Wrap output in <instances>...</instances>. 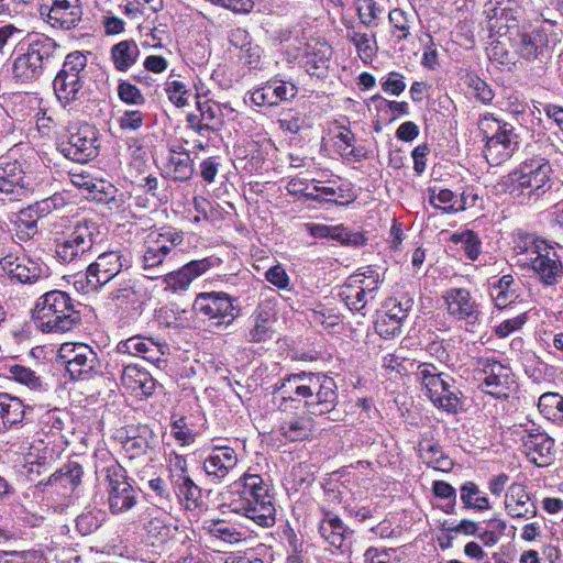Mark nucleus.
<instances>
[{"mask_svg":"<svg viewBox=\"0 0 563 563\" xmlns=\"http://www.w3.org/2000/svg\"><path fill=\"white\" fill-rule=\"evenodd\" d=\"M275 393L279 397L278 408L285 412L303 407L310 415L322 416L338 405L334 379L318 373L291 374L280 380Z\"/></svg>","mask_w":563,"mask_h":563,"instance_id":"nucleus-1","label":"nucleus"},{"mask_svg":"<svg viewBox=\"0 0 563 563\" xmlns=\"http://www.w3.org/2000/svg\"><path fill=\"white\" fill-rule=\"evenodd\" d=\"M222 497L223 506L229 511L251 519L261 527L274 526L276 509L261 475L244 473L227 487Z\"/></svg>","mask_w":563,"mask_h":563,"instance_id":"nucleus-2","label":"nucleus"},{"mask_svg":"<svg viewBox=\"0 0 563 563\" xmlns=\"http://www.w3.org/2000/svg\"><path fill=\"white\" fill-rule=\"evenodd\" d=\"M553 173L548 158L532 155L503 178V186L514 201L519 205H530L552 188Z\"/></svg>","mask_w":563,"mask_h":563,"instance_id":"nucleus-3","label":"nucleus"},{"mask_svg":"<svg viewBox=\"0 0 563 563\" xmlns=\"http://www.w3.org/2000/svg\"><path fill=\"white\" fill-rule=\"evenodd\" d=\"M514 254L516 264L530 269L545 286L559 284L563 276V264L554 250L545 240L534 234L518 231L514 235Z\"/></svg>","mask_w":563,"mask_h":563,"instance_id":"nucleus-4","label":"nucleus"},{"mask_svg":"<svg viewBox=\"0 0 563 563\" xmlns=\"http://www.w3.org/2000/svg\"><path fill=\"white\" fill-rule=\"evenodd\" d=\"M33 319L43 333H65L79 324L80 312L68 292L54 289L37 298Z\"/></svg>","mask_w":563,"mask_h":563,"instance_id":"nucleus-5","label":"nucleus"},{"mask_svg":"<svg viewBox=\"0 0 563 563\" xmlns=\"http://www.w3.org/2000/svg\"><path fill=\"white\" fill-rule=\"evenodd\" d=\"M485 139L484 156L492 166H498L512 157L519 145L518 135L512 125L484 114L478 122Z\"/></svg>","mask_w":563,"mask_h":563,"instance_id":"nucleus-6","label":"nucleus"},{"mask_svg":"<svg viewBox=\"0 0 563 563\" xmlns=\"http://www.w3.org/2000/svg\"><path fill=\"white\" fill-rule=\"evenodd\" d=\"M99 227L93 220L84 219L76 223L71 231L56 242L55 252L63 263L86 260L97 241Z\"/></svg>","mask_w":563,"mask_h":563,"instance_id":"nucleus-7","label":"nucleus"},{"mask_svg":"<svg viewBox=\"0 0 563 563\" xmlns=\"http://www.w3.org/2000/svg\"><path fill=\"white\" fill-rule=\"evenodd\" d=\"M108 506L112 515H121L131 510L139 500L137 493L129 483L126 471L118 463L103 470Z\"/></svg>","mask_w":563,"mask_h":563,"instance_id":"nucleus-8","label":"nucleus"},{"mask_svg":"<svg viewBox=\"0 0 563 563\" xmlns=\"http://www.w3.org/2000/svg\"><path fill=\"white\" fill-rule=\"evenodd\" d=\"M57 357L75 380L90 378L100 367L97 353L84 343H63L57 351Z\"/></svg>","mask_w":563,"mask_h":563,"instance_id":"nucleus-9","label":"nucleus"},{"mask_svg":"<svg viewBox=\"0 0 563 563\" xmlns=\"http://www.w3.org/2000/svg\"><path fill=\"white\" fill-rule=\"evenodd\" d=\"M234 300L222 291L200 292L196 296L192 309L216 325H230L239 316Z\"/></svg>","mask_w":563,"mask_h":563,"instance_id":"nucleus-10","label":"nucleus"},{"mask_svg":"<svg viewBox=\"0 0 563 563\" xmlns=\"http://www.w3.org/2000/svg\"><path fill=\"white\" fill-rule=\"evenodd\" d=\"M520 438L523 453L539 467L548 466L553 459L554 441L534 424H520L515 430Z\"/></svg>","mask_w":563,"mask_h":563,"instance_id":"nucleus-11","label":"nucleus"},{"mask_svg":"<svg viewBox=\"0 0 563 563\" xmlns=\"http://www.w3.org/2000/svg\"><path fill=\"white\" fill-rule=\"evenodd\" d=\"M184 242V233L175 229H168L164 232H152L146 240V249L140 258L141 268L146 272L158 269L167 255L176 246Z\"/></svg>","mask_w":563,"mask_h":563,"instance_id":"nucleus-12","label":"nucleus"},{"mask_svg":"<svg viewBox=\"0 0 563 563\" xmlns=\"http://www.w3.org/2000/svg\"><path fill=\"white\" fill-rule=\"evenodd\" d=\"M367 273L371 280L365 283L364 279L356 277L355 279H349L345 283L339 294L341 300L346 305L351 311L362 312L367 305L376 299L378 286H379V274L375 269H368Z\"/></svg>","mask_w":563,"mask_h":563,"instance_id":"nucleus-13","label":"nucleus"},{"mask_svg":"<svg viewBox=\"0 0 563 563\" xmlns=\"http://www.w3.org/2000/svg\"><path fill=\"white\" fill-rule=\"evenodd\" d=\"M130 261L119 252L110 251L100 254L95 262L87 266L86 286L98 289L112 280Z\"/></svg>","mask_w":563,"mask_h":563,"instance_id":"nucleus-14","label":"nucleus"},{"mask_svg":"<svg viewBox=\"0 0 563 563\" xmlns=\"http://www.w3.org/2000/svg\"><path fill=\"white\" fill-rule=\"evenodd\" d=\"M445 311L454 321H464L474 324L481 317L479 305L473 298L471 291L463 287H454L442 295Z\"/></svg>","mask_w":563,"mask_h":563,"instance_id":"nucleus-15","label":"nucleus"},{"mask_svg":"<svg viewBox=\"0 0 563 563\" xmlns=\"http://www.w3.org/2000/svg\"><path fill=\"white\" fill-rule=\"evenodd\" d=\"M479 364L485 374L482 384L484 391L496 398H507L516 387L511 368L493 358H481Z\"/></svg>","mask_w":563,"mask_h":563,"instance_id":"nucleus-16","label":"nucleus"},{"mask_svg":"<svg viewBox=\"0 0 563 563\" xmlns=\"http://www.w3.org/2000/svg\"><path fill=\"white\" fill-rule=\"evenodd\" d=\"M98 131L89 124L81 125L71 133L63 147L66 157L74 162L86 163L98 155Z\"/></svg>","mask_w":563,"mask_h":563,"instance_id":"nucleus-17","label":"nucleus"},{"mask_svg":"<svg viewBox=\"0 0 563 563\" xmlns=\"http://www.w3.org/2000/svg\"><path fill=\"white\" fill-rule=\"evenodd\" d=\"M510 42L516 53L526 60H542L549 47L548 33L543 29H521L511 33Z\"/></svg>","mask_w":563,"mask_h":563,"instance_id":"nucleus-18","label":"nucleus"},{"mask_svg":"<svg viewBox=\"0 0 563 563\" xmlns=\"http://www.w3.org/2000/svg\"><path fill=\"white\" fill-rule=\"evenodd\" d=\"M34 183L19 161L0 163V191L18 199L33 190Z\"/></svg>","mask_w":563,"mask_h":563,"instance_id":"nucleus-19","label":"nucleus"},{"mask_svg":"<svg viewBox=\"0 0 563 563\" xmlns=\"http://www.w3.org/2000/svg\"><path fill=\"white\" fill-rule=\"evenodd\" d=\"M117 351L122 354L141 356L151 363L158 364L168 351V345L154 341L152 338L134 335L120 341L117 345Z\"/></svg>","mask_w":563,"mask_h":563,"instance_id":"nucleus-20","label":"nucleus"},{"mask_svg":"<svg viewBox=\"0 0 563 563\" xmlns=\"http://www.w3.org/2000/svg\"><path fill=\"white\" fill-rule=\"evenodd\" d=\"M297 91L295 84L275 79L254 89L250 93V100L257 107H273L283 101L291 100Z\"/></svg>","mask_w":563,"mask_h":563,"instance_id":"nucleus-21","label":"nucleus"},{"mask_svg":"<svg viewBox=\"0 0 563 563\" xmlns=\"http://www.w3.org/2000/svg\"><path fill=\"white\" fill-rule=\"evenodd\" d=\"M239 456L230 446H214L202 463L207 476L218 483L222 482L228 474L235 468Z\"/></svg>","mask_w":563,"mask_h":563,"instance_id":"nucleus-22","label":"nucleus"},{"mask_svg":"<svg viewBox=\"0 0 563 563\" xmlns=\"http://www.w3.org/2000/svg\"><path fill=\"white\" fill-rule=\"evenodd\" d=\"M46 16L47 22L55 29H75L82 18L81 2L80 0H52Z\"/></svg>","mask_w":563,"mask_h":563,"instance_id":"nucleus-23","label":"nucleus"},{"mask_svg":"<svg viewBox=\"0 0 563 563\" xmlns=\"http://www.w3.org/2000/svg\"><path fill=\"white\" fill-rule=\"evenodd\" d=\"M49 207V200H43L16 213L14 220H12L16 239L27 241L36 235L38 232L37 221L44 212H48Z\"/></svg>","mask_w":563,"mask_h":563,"instance_id":"nucleus-24","label":"nucleus"},{"mask_svg":"<svg viewBox=\"0 0 563 563\" xmlns=\"http://www.w3.org/2000/svg\"><path fill=\"white\" fill-rule=\"evenodd\" d=\"M504 504L507 514L512 518L530 519L537 515V506L521 484L515 483L509 486Z\"/></svg>","mask_w":563,"mask_h":563,"instance_id":"nucleus-25","label":"nucleus"},{"mask_svg":"<svg viewBox=\"0 0 563 563\" xmlns=\"http://www.w3.org/2000/svg\"><path fill=\"white\" fill-rule=\"evenodd\" d=\"M1 268L11 278L23 284L35 283L42 275V267L27 257L5 256L0 261Z\"/></svg>","mask_w":563,"mask_h":563,"instance_id":"nucleus-26","label":"nucleus"},{"mask_svg":"<svg viewBox=\"0 0 563 563\" xmlns=\"http://www.w3.org/2000/svg\"><path fill=\"white\" fill-rule=\"evenodd\" d=\"M346 38L355 46L358 57L364 62H371L377 53L376 33L362 32L361 26L351 20H344Z\"/></svg>","mask_w":563,"mask_h":563,"instance_id":"nucleus-27","label":"nucleus"},{"mask_svg":"<svg viewBox=\"0 0 563 563\" xmlns=\"http://www.w3.org/2000/svg\"><path fill=\"white\" fill-rule=\"evenodd\" d=\"M415 374L433 405L439 396V390L449 388L451 384V376L440 372L433 364L422 363L418 365Z\"/></svg>","mask_w":563,"mask_h":563,"instance_id":"nucleus-28","label":"nucleus"},{"mask_svg":"<svg viewBox=\"0 0 563 563\" xmlns=\"http://www.w3.org/2000/svg\"><path fill=\"white\" fill-rule=\"evenodd\" d=\"M122 384L136 395L148 397L155 390V380L151 374L135 365H128L121 375Z\"/></svg>","mask_w":563,"mask_h":563,"instance_id":"nucleus-29","label":"nucleus"},{"mask_svg":"<svg viewBox=\"0 0 563 563\" xmlns=\"http://www.w3.org/2000/svg\"><path fill=\"white\" fill-rule=\"evenodd\" d=\"M156 441L154 432L147 426H141L122 441V448L130 459L147 454Z\"/></svg>","mask_w":563,"mask_h":563,"instance_id":"nucleus-30","label":"nucleus"},{"mask_svg":"<svg viewBox=\"0 0 563 563\" xmlns=\"http://www.w3.org/2000/svg\"><path fill=\"white\" fill-rule=\"evenodd\" d=\"M419 455L429 467L435 471L449 472L453 467L452 460L443 452L442 446L431 439L420 441Z\"/></svg>","mask_w":563,"mask_h":563,"instance_id":"nucleus-31","label":"nucleus"},{"mask_svg":"<svg viewBox=\"0 0 563 563\" xmlns=\"http://www.w3.org/2000/svg\"><path fill=\"white\" fill-rule=\"evenodd\" d=\"M53 86L57 99L64 106L80 101L85 96L82 77L71 78V76L56 75Z\"/></svg>","mask_w":563,"mask_h":563,"instance_id":"nucleus-32","label":"nucleus"},{"mask_svg":"<svg viewBox=\"0 0 563 563\" xmlns=\"http://www.w3.org/2000/svg\"><path fill=\"white\" fill-rule=\"evenodd\" d=\"M59 45L51 37L38 35L29 44L27 53L42 70L58 56Z\"/></svg>","mask_w":563,"mask_h":563,"instance_id":"nucleus-33","label":"nucleus"},{"mask_svg":"<svg viewBox=\"0 0 563 563\" xmlns=\"http://www.w3.org/2000/svg\"><path fill=\"white\" fill-rule=\"evenodd\" d=\"M140 49L133 40H124L111 47L110 57L119 71L129 70L137 60Z\"/></svg>","mask_w":563,"mask_h":563,"instance_id":"nucleus-34","label":"nucleus"},{"mask_svg":"<svg viewBox=\"0 0 563 563\" xmlns=\"http://www.w3.org/2000/svg\"><path fill=\"white\" fill-rule=\"evenodd\" d=\"M312 427V419L307 415H301L284 420L279 432L289 441H302L311 434Z\"/></svg>","mask_w":563,"mask_h":563,"instance_id":"nucleus-35","label":"nucleus"},{"mask_svg":"<svg viewBox=\"0 0 563 563\" xmlns=\"http://www.w3.org/2000/svg\"><path fill=\"white\" fill-rule=\"evenodd\" d=\"M174 493L178 499L184 503L187 509H195L199 506L201 499V489L190 478L189 474L170 482Z\"/></svg>","mask_w":563,"mask_h":563,"instance_id":"nucleus-36","label":"nucleus"},{"mask_svg":"<svg viewBox=\"0 0 563 563\" xmlns=\"http://www.w3.org/2000/svg\"><path fill=\"white\" fill-rule=\"evenodd\" d=\"M24 408L23 402L19 398L7 393H0V419L5 428L23 421Z\"/></svg>","mask_w":563,"mask_h":563,"instance_id":"nucleus-37","label":"nucleus"},{"mask_svg":"<svg viewBox=\"0 0 563 563\" xmlns=\"http://www.w3.org/2000/svg\"><path fill=\"white\" fill-rule=\"evenodd\" d=\"M167 174L175 180L186 181L194 174L190 155L187 152L172 151L166 164Z\"/></svg>","mask_w":563,"mask_h":563,"instance_id":"nucleus-38","label":"nucleus"},{"mask_svg":"<svg viewBox=\"0 0 563 563\" xmlns=\"http://www.w3.org/2000/svg\"><path fill=\"white\" fill-rule=\"evenodd\" d=\"M70 181L77 188L87 190L92 199L99 201L106 199L108 190L112 188L109 183L96 179L86 173H71Z\"/></svg>","mask_w":563,"mask_h":563,"instance_id":"nucleus-39","label":"nucleus"},{"mask_svg":"<svg viewBox=\"0 0 563 563\" xmlns=\"http://www.w3.org/2000/svg\"><path fill=\"white\" fill-rule=\"evenodd\" d=\"M319 532L334 548L340 549L343 547L346 528L338 516L328 514L320 522Z\"/></svg>","mask_w":563,"mask_h":563,"instance_id":"nucleus-40","label":"nucleus"},{"mask_svg":"<svg viewBox=\"0 0 563 563\" xmlns=\"http://www.w3.org/2000/svg\"><path fill=\"white\" fill-rule=\"evenodd\" d=\"M515 286V279L511 275H504L497 284L492 286L490 297L495 307L498 309L506 308L517 299L518 294Z\"/></svg>","mask_w":563,"mask_h":563,"instance_id":"nucleus-41","label":"nucleus"},{"mask_svg":"<svg viewBox=\"0 0 563 563\" xmlns=\"http://www.w3.org/2000/svg\"><path fill=\"white\" fill-rule=\"evenodd\" d=\"M462 203L456 207V196L449 189H435L429 190V201L430 203L438 209H442L445 213L456 212L465 209L466 197L465 192L461 195Z\"/></svg>","mask_w":563,"mask_h":563,"instance_id":"nucleus-42","label":"nucleus"},{"mask_svg":"<svg viewBox=\"0 0 563 563\" xmlns=\"http://www.w3.org/2000/svg\"><path fill=\"white\" fill-rule=\"evenodd\" d=\"M12 70L14 78L21 82L33 81L43 73L40 63L36 64L27 52L15 58Z\"/></svg>","mask_w":563,"mask_h":563,"instance_id":"nucleus-43","label":"nucleus"},{"mask_svg":"<svg viewBox=\"0 0 563 563\" xmlns=\"http://www.w3.org/2000/svg\"><path fill=\"white\" fill-rule=\"evenodd\" d=\"M82 474V468L78 463H69L53 473L48 478V484H60L73 490L80 484Z\"/></svg>","mask_w":563,"mask_h":563,"instance_id":"nucleus-44","label":"nucleus"},{"mask_svg":"<svg viewBox=\"0 0 563 563\" xmlns=\"http://www.w3.org/2000/svg\"><path fill=\"white\" fill-rule=\"evenodd\" d=\"M461 500L467 509L479 511L490 508L488 497L483 495L478 486L473 482H466L461 486Z\"/></svg>","mask_w":563,"mask_h":563,"instance_id":"nucleus-45","label":"nucleus"},{"mask_svg":"<svg viewBox=\"0 0 563 563\" xmlns=\"http://www.w3.org/2000/svg\"><path fill=\"white\" fill-rule=\"evenodd\" d=\"M438 408L443 409L449 413H456L462 409L461 391L455 385V380L451 377V384L449 388H442L439 390V396L435 398Z\"/></svg>","mask_w":563,"mask_h":563,"instance_id":"nucleus-46","label":"nucleus"},{"mask_svg":"<svg viewBox=\"0 0 563 563\" xmlns=\"http://www.w3.org/2000/svg\"><path fill=\"white\" fill-rule=\"evenodd\" d=\"M452 242L461 244L462 250L468 260L475 261L481 254V240L477 234L471 230H465L461 233L452 235Z\"/></svg>","mask_w":563,"mask_h":563,"instance_id":"nucleus-47","label":"nucleus"},{"mask_svg":"<svg viewBox=\"0 0 563 563\" xmlns=\"http://www.w3.org/2000/svg\"><path fill=\"white\" fill-rule=\"evenodd\" d=\"M354 5L362 25L366 27L377 25L378 16L383 10L374 0H355Z\"/></svg>","mask_w":563,"mask_h":563,"instance_id":"nucleus-48","label":"nucleus"},{"mask_svg":"<svg viewBox=\"0 0 563 563\" xmlns=\"http://www.w3.org/2000/svg\"><path fill=\"white\" fill-rule=\"evenodd\" d=\"M24 31L12 24L0 26V56L10 55L22 41Z\"/></svg>","mask_w":563,"mask_h":563,"instance_id":"nucleus-49","label":"nucleus"},{"mask_svg":"<svg viewBox=\"0 0 563 563\" xmlns=\"http://www.w3.org/2000/svg\"><path fill=\"white\" fill-rule=\"evenodd\" d=\"M104 514L99 509H86L76 519V528L82 536L93 533L103 520Z\"/></svg>","mask_w":563,"mask_h":563,"instance_id":"nucleus-50","label":"nucleus"},{"mask_svg":"<svg viewBox=\"0 0 563 563\" xmlns=\"http://www.w3.org/2000/svg\"><path fill=\"white\" fill-rule=\"evenodd\" d=\"M332 48L327 43H314L308 45L307 65H311L313 69L327 68Z\"/></svg>","mask_w":563,"mask_h":563,"instance_id":"nucleus-51","label":"nucleus"},{"mask_svg":"<svg viewBox=\"0 0 563 563\" xmlns=\"http://www.w3.org/2000/svg\"><path fill=\"white\" fill-rule=\"evenodd\" d=\"M87 66V55L82 52L75 51L69 53L63 64V68L57 75L76 78L81 77V73Z\"/></svg>","mask_w":563,"mask_h":563,"instance_id":"nucleus-52","label":"nucleus"},{"mask_svg":"<svg viewBox=\"0 0 563 563\" xmlns=\"http://www.w3.org/2000/svg\"><path fill=\"white\" fill-rule=\"evenodd\" d=\"M63 412L57 409L44 411L38 418V426L44 434H57L64 429Z\"/></svg>","mask_w":563,"mask_h":563,"instance_id":"nucleus-53","label":"nucleus"},{"mask_svg":"<svg viewBox=\"0 0 563 563\" xmlns=\"http://www.w3.org/2000/svg\"><path fill=\"white\" fill-rule=\"evenodd\" d=\"M192 282V278L184 266L177 271L166 274L163 280L165 290L173 292H183L188 290Z\"/></svg>","mask_w":563,"mask_h":563,"instance_id":"nucleus-54","label":"nucleus"},{"mask_svg":"<svg viewBox=\"0 0 563 563\" xmlns=\"http://www.w3.org/2000/svg\"><path fill=\"white\" fill-rule=\"evenodd\" d=\"M319 184V181H317ZM313 189L320 192L321 201L331 202L335 205H347L354 201L355 197L350 190L339 188L338 190L333 187L314 185Z\"/></svg>","mask_w":563,"mask_h":563,"instance_id":"nucleus-55","label":"nucleus"},{"mask_svg":"<svg viewBox=\"0 0 563 563\" xmlns=\"http://www.w3.org/2000/svg\"><path fill=\"white\" fill-rule=\"evenodd\" d=\"M401 327L402 323L399 322V317L393 318L387 313L378 316L377 320L375 321L376 333L385 340L394 339L395 336L399 335L401 332Z\"/></svg>","mask_w":563,"mask_h":563,"instance_id":"nucleus-56","label":"nucleus"},{"mask_svg":"<svg viewBox=\"0 0 563 563\" xmlns=\"http://www.w3.org/2000/svg\"><path fill=\"white\" fill-rule=\"evenodd\" d=\"M205 528L211 536L228 543H236L242 540L241 533L236 531L235 528L230 527L222 521H211L209 523L206 522Z\"/></svg>","mask_w":563,"mask_h":563,"instance_id":"nucleus-57","label":"nucleus"},{"mask_svg":"<svg viewBox=\"0 0 563 563\" xmlns=\"http://www.w3.org/2000/svg\"><path fill=\"white\" fill-rule=\"evenodd\" d=\"M393 34L398 41L406 40L410 34V20L401 9H393L388 14Z\"/></svg>","mask_w":563,"mask_h":563,"instance_id":"nucleus-58","label":"nucleus"},{"mask_svg":"<svg viewBox=\"0 0 563 563\" xmlns=\"http://www.w3.org/2000/svg\"><path fill=\"white\" fill-rule=\"evenodd\" d=\"M198 109L200 111V115L202 121L206 123L198 124L195 126V130L203 135L205 131H210L209 123H217L220 121V109L219 106L211 101L198 102Z\"/></svg>","mask_w":563,"mask_h":563,"instance_id":"nucleus-59","label":"nucleus"},{"mask_svg":"<svg viewBox=\"0 0 563 563\" xmlns=\"http://www.w3.org/2000/svg\"><path fill=\"white\" fill-rule=\"evenodd\" d=\"M0 563H47L38 551L5 552L0 551Z\"/></svg>","mask_w":563,"mask_h":563,"instance_id":"nucleus-60","label":"nucleus"},{"mask_svg":"<svg viewBox=\"0 0 563 563\" xmlns=\"http://www.w3.org/2000/svg\"><path fill=\"white\" fill-rule=\"evenodd\" d=\"M11 378L27 386L31 389L41 387V378L31 368L23 365H12L10 367Z\"/></svg>","mask_w":563,"mask_h":563,"instance_id":"nucleus-61","label":"nucleus"},{"mask_svg":"<svg viewBox=\"0 0 563 563\" xmlns=\"http://www.w3.org/2000/svg\"><path fill=\"white\" fill-rule=\"evenodd\" d=\"M221 263L220 258L217 257H205L201 260L191 261L184 265V267L189 273L192 280L203 275L209 269L219 266Z\"/></svg>","mask_w":563,"mask_h":563,"instance_id":"nucleus-62","label":"nucleus"},{"mask_svg":"<svg viewBox=\"0 0 563 563\" xmlns=\"http://www.w3.org/2000/svg\"><path fill=\"white\" fill-rule=\"evenodd\" d=\"M165 90L168 96V99L176 107L180 108L187 104L188 91L184 82L179 80L168 81L166 84Z\"/></svg>","mask_w":563,"mask_h":563,"instance_id":"nucleus-63","label":"nucleus"},{"mask_svg":"<svg viewBox=\"0 0 563 563\" xmlns=\"http://www.w3.org/2000/svg\"><path fill=\"white\" fill-rule=\"evenodd\" d=\"M172 434L181 445H190L195 441V433L187 427L184 417L172 421Z\"/></svg>","mask_w":563,"mask_h":563,"instance_id":"nucleus-64","label":"nucleus"}]
</instances>
